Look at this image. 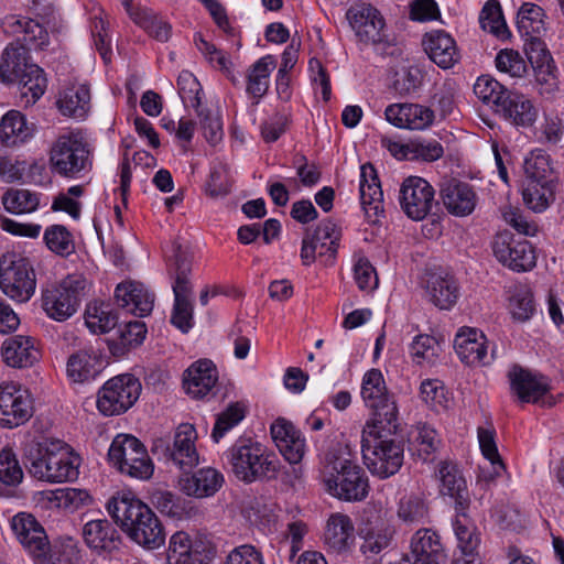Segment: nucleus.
<instances>
[{
    "mask_svg": "<svg viewBox=\"0 0 564 564\" xmlns=\"http://www.w3.org/2000/svg\"><path fill=\"white\" fill-rule=\"evenodd\" d=\"M3 31L17 39L20 44L11 43L0 56V80L18 84L21 102L33 105L46 89V77L42 68L29 63V48H43L48 44V33L37 21L18 14L7 15L2 20Z\"/></svg>",
    "mask_w": 564,
    "mask_h": 564,
    "instance_id": "obj_1",
    "label": "nucleus"
},
{
    "mask_svg": "<svg viewBox=\"0 0 564 564\" xmlns=\"http://www.w3.org/2000/svg\"><path fill=\"white\" fill-rule=\"evenodd\" d=\"M23 462L31 477L59 484L78 478L80 459L59 440L33 438L23 445Z\"/></svg>",
    "mask_w": 564,
    "mask_h": 564,
    "instance_id": "obj_2",
    "label": "nucleus"
},
{
    "mask_svg": "<svg viewBox=\"0 0 564 564\" xmlns=\"http://www.w3.org/2000/svg\"><path fill=\"white\" fill-rule=\"evenodd\" d=\"M106 508L113 521L139 545L155 550L164 544L165 533L161 521L133 494L118 492L109 499Z\"/></svg>",
    "mask_w": 564,
    "mask_h": 564,
    "instance_id": "obj_3",
    "label": "nucleus"
},
{
    "mask_svg": "<svg viewBox=\"0 0 564 564\" xmlns=\"http://www.w3.org/2000/svg\"><path fill=\"white\" fill-rule=\"evenodd\" d=\"M321 476L327 492L340 500L360 501L369 492L368 477L341 446L325 454Z\"/></svg>",
    "mask_w": 564,
    "mask_h": 564,
    "instance_id": "obj_4",
    "label": "nucleus"
},
{
    "mask_svg": "<svg viewBox=\"0 0 564 564\" xmlns=\"http://www.w3.org/2000/svg\"><path fill=\"white\" fill-rule=\"evenodd\" d=\"M224 459L231 474L246 485L274 480L281 469L278 456L251 438H238L224 453Z\"/></svg>",
    "mask_w": 564,
    "mask_h": 564,
    "instance_id": "obj_5",
    "label": "nucleus"
},
{
    "mask_svg": "<svg viewBox=\"0 0 564 564\" xmlns=\"http://www.w3.org/2000/svg\"><path fill=\"white\" fill-rule=\"evenodd\" d=\"M397 430V422L391 429L380 423L366 422L361 433L362 459L369 471L381 479L399 471L403 464V446L400 442L388 438L384 432Z\"/></svg>",
    "mask_w": 564,
    "mask_h": 564,
    "instance_id": "obj_6",
    "label": "nucleus"
},
{
    "mask_svg": "<svg viewBox=\"0 0 564 564\" xmlns=\"http://www.w3.org/2000/svg\"><path fill=\"white\" fill-rule=\"evenodd\" d=\"M89 164L88 144L79 131H66L52 143L50 166L53 173L73 178Z\"/></svg>",
    "mask_w": 564,
    "mask_h": 564,
    "instance_id": "obj_7",
    "label": "nucleus"
},
{
    "mask_svg": "<svg viewBox=\"0 0 564 564\" xmlns=\"http://www.w3.org/2000/svg\"><path fill=\"white\" fill-rule=\"evenodd\" d=\"M86 286L87 280L83 275L70 274L42 291V308L50 318L66 321L77 312Z\"/></svg>",
    "mask_w": 564,
    "mask_h": 564,
    "instance_id": "obj_8",
    "label": "nucleus"
},
{
    "mask_svg": "<svg viewBox=\"0 0 564 564\" xmlns=\"http://www.w3.org/2000/svg\"><path fill=\"white\" fill-rule=\"evenodd\" d=\"M197 432L193 424H180L172 437L153 440L151 451L159 459L172 462L182 470L193 469L199 464L196 447Z\"/></svg>",
    "mask_w": 564,
    "mask_h": 564,
    "instance_id": "obj_9",
    "label": "nucleus"
},
{
    "mask_svg": "<svg viewBox=\"0 0 564 564\" xmlns=\"http://www.w3.org/2000/svg\"><path fill=\"white\" fill-rule=\"evenodd\" d=\"M36 276L30 261L18 253L0 257V290L15 303H26L34 295Z\"/></svg>",
    "mask_w": 564,
    "mask_h": 564,
    "instance_id": "obj_10",
    "label": "nucleus"
},
{
    "mask_svg": "<svg viewBox=\"0 0 564 564\" xmlns=\"http://www.w3.org/2000/svg\"><path fill=\"white\" fill-rule=\"evenodd\" d=\"M108 457L120 473L130 477L145 480L153 474V464L145 446L133 435H117L110 445Z\"/></svg>",
    "mask_w": 564,
    "mask_h": 564,
    "instance_id": "obj_11",
    "label": "nucleus"
},
{
    "mask_svg": "<svg viewBox=\"0 0 564 564\" xmlns=\"http://www.w3.org/2000/svg\"><path fill=\"white\" fill-rule=\"evenodd\" d=\"M361 397L366 405L372 410V417L367 422L380 423L388 429L394 425L398 420V408L379 369H370L365 373Z\"/></svg>",
    "mask_w": 564,
    "mask_h": 564,
    "instance_id": "obj_12",
    "label": "nucleus"
},
{
    "mask_svg": "<svg viewBox=\"0 0 564 564\" xmlns=\"http://www.w3.org/2000/svg\"><path fill=\"white\" fill-rule=\"evenodd\" d=\"M140 391L141 384L134 376L113 377L98 391L97 408L106 416L120 415L134 404Z\"/></svg>",
    "mask_w": 564,
    "mask_h": 564,
    "instance_id": "obj_13",
    "label": "nucleus"
},
{
    "mask_svg": "<svg viewBox=\"0 0 564 564\" xmlns=\"http://www.w3.org/2000/svg\"><path fill=\"white\" fill-rule=\"evenodd\" d=\"M340 236V228L335 223L330 220L319 223L314 232L306 235L302 240L303 264L310 265L319 258L325 265H332L337 254Z\"/></svg>",
    "mask_w": 564,
    "mask_h": 564,
    "instance_id": "obj_14",
    "label": "nucleus"
},
{
    "mask_svg": "<svg viewBox=\"0 0 564 564\" xmlns=\"http://www.w3.org/2000/svg\"><path fill=\"white\" fill-rule=\"evenodd\" d=\"M400 206L404 214L413 220L424 219L436 204L435 191L424 178L410 176L400 187Z\"/></svg>",
    "mask_w": 564,
    "mask_h": 564,
    "instance_id": "obj_15",
    "label": "nucleus"
},
{
    "mask_svg": "<svg viewBox=\"0 0 564 564\" xmlns=\"http://www.w3.org/2000/svg\"><path fill=\"white\" fill-rule=\"evenodd\" d=\"M33 415V401L28 390L15 383L0 384V424L18 427Z\"/></svg>",
    "mask_w": 564,
    "mask_h": 564,
    "instance_id": "obj_16",
    "label": "nucleus"
},
{
    "mask_svg": "<svg viewBox=\"0 0 564 564\" xmlns=\"http://www.w3.org/2000/svg\"><path fill=\"white\" fill-rule=\"evenodd\" d=\"M495 257L503 265L514 271H528L535 265V254L532 246L525 240H517L513 235L503 231L495 237L492 242Z\"/></svg>",
    "mask_w": 564,
    "mask_h": 564,
    "instance_id": "obj_17",
    "label": "nucleus"
},
{
    "mask_svg": "<svg viewBox=\"0 0 564 564\" xmlns=\"http://www.w3.org/2000/svg\"><path fill=\"white\" fill-rule=\"evenodd\" d=\"M11 529L23 549L35 560L45 558L50 543L43 527L30 513L20 512L12 518Z\"/></svg>",
    "mask_w": 564,
    "mask_h": 564,
    "instance_id": "obj_18",
    "label": "nucleus"
},
{
    "mask_svg": "<svg viewBox=\"0 0 564 564\" xmlns=\"http://www.w3.org/2000/svg\"><path fill=\"white\" fill-rule=\"evenodd\" d=\"M347 19L361 42L377 44L384 40V20L371 4H352L347 11Z\"/></svg>",
    "mask_w": 564,
    "mask_h": 564,
    "instance_id": "obj_19",
    "label": "nucleus"
},
{
    "mask_svg": "<svg viewBox=\"0 0 564 564\" xmlns=\"http://www.w3.org/2000/svg\"><path fill=\"white\" fill-rule=\"evenodd\" d=\"M215 557V549L203 542H193L184 531L175 532L169 543V564H209Z\"/></svg>",
    "mask_w": 564,
    "mask_h": 564,
    "instance_id": "obj_20",
    "label": "nucleus"
},
{
    "mask_svg": "<svg viewBox=\"0 0 564 564\" xmlns=\"http://www.w3.org/2000/svg\"><path fill=\"white\" fill-rule=\"evenodd\" d=\"M423 288L429 302L440 310H451L459 299L457 280L444 270L426 272L423 279Z\"/></svg>",
    "mask_w": 564,
    "mask_h": 564,
    "instance_id": "obj_21",
    "label": "nucleus"
},
{
    "mask_svg": "<svg viewBox=\"0 0 564 564\" xmlns=\"http://www.w3.org/2000/svg\"><path fill=\"white\" fill-rule=\"evenodd\" d=\"M224 485L223 473L214 467H203L193 473H184L177 480L180 491L195 499L214 497Z\"/></svg>",
    "mask_w": 564,
    "mask_h": 564,
    "instance_id": "obj_22",
    "label": "nucleus"
},
{
    "mask_svg": "<svg viewBox=\"0 0 564 564\" xmlns=\"http://www.w3.org/2000/svg\"><path fill=\"white\" fill-rule=\"evenodd\" d=\"M386 120L399 129L425 130L435 120V112L427 106L412 102L391 104L384 110Z\"/></svg>",
    "mask_w": 564,
    "mask_h": 564,
    "instance_id": "obj_23",
    "label": "nucleus"
},
{
    "mask_svg": "<svg viewBox=\"0 0 564 564\" xmlns=\"http://www.w3.org/2000/svg\"><path fill=\"white\" fill-rule=\"evenodd\" d=\"M454 348L458 358L469 366H486L495 358V350L488 355L486 336L476 328H460L455 336Z\"/></svg>",
    "mask_w": 564,
    "mask_h": 564,
    "instance_id": "obj_24",
    "label": "nucleus"
},
{
    "mask_svg": "<svg viewBox=\"0 0 564 564\" xmlns=\"http://www.w3.org/2000/svg\"><path fill=\"white\" fill-rule=\"evenodd\" d=\"M271 436L280 453L290 464H299L305 454V440L288 420L278 419L271 425Z\"/></svg>",
    "mask_w": 564,
    "mask_h": 564,
    "instance_id": "obj_25",
    "label": "nucleus"
},
{
    "mask_svg": "<svg viewBox=\"0 0 564 564\" xmlns=\"http://www.w3.org/2000/svg\"><path fill=\"white\" fill-rule=\"evenodd\" d=\"M218 381V371L213 361L200 359L192 364L183 375V388L193 399L207 397Z\"/></svg>",
    "mask_w": 564,
    "mask_h": 564,
    "instance_id": "obj_26",
    "label": "nucleus"
},
{
    "mask_svg": "<svg viewBox=\"0 0 564 564\" xmlns=\"http://www.w3.org/2000/svg\"><path fill=\"white\" fill-rule=\"evenodd\" d=\"M355 525L348 514L335 512L329 516L324 529L323 541L336 554L349 552L355 544Z\"/></svg>",
    "mask_w": 564,
    "mask_h": 564,
    "instance_id": "obj_27",
    "label": "nucleus"
},
{
    "mask_svg": "<svg viewBox=\"0 0 564 564\" xmlns=\"http://www.w3.org/2000/svg\"><path fill=\"white\" fill-rule=\"evenodd\" d=\"M441 197L447 212L457 217L470 215L478 202L474 187L456 180H451L442 185Z\"/></svg>",
    "mask_w": 564,
    "mask_h": 564,
    "instance_id": "obj_28",
    "label": "nucleus"
},
{
    "mask_svg": "<svg viewBox=\"0 0 564 564\" xmlns=\"http://www.w3.org/2000/svg\"><path fill=\"white\" fill-rule=\"evenodd\" d=\"M115 299L120 307L140 317L149 315L154 306V294L142 283L134 281L118 284Z\"/></svg>",
    "mask_w": 564,
    "mask_h": 564,
    "instance_id": "obj_29",
    "label": "nucleus"
},
{
    "mask_svg": "<svg viewBox=\"0 0 564 564\" xmlns=\"http://www.w3.org/2000/svg\"><path fill=\"white\" fill-rule=\"evenodd\" d=\"M436 477L440 481V492L455 501V509L466 511L469 507L467 484L457 465L451 462H441Z\"/></svg>",
    "mask_w": 564,
    "mask_h": 564,
    "instance_id": "obj_30",
    "label": "nucleus"
},
{
    "mask_svg": "<svg viewBox=\"0 0 564 564\" xmlns=\"http://www.w3.org/2000/svg\"><path fill=\"white\" fill-rule=\"evenodd\" d=\"M82 535L86 545L98 554L111 553L121 544L118 530L107 519L88 521L82 529Z\"/></svg>",
    "mask_w": 564,
    "mask_h": 564,
    "instance_id": "obj_31",
    "label": "nucleus"
},
{
    "mask_svg": "<svg viewBox=\"0 0 564 564\" xmlns=\"http://www.w3.org/2000/svg\"><path fill=\"white\" fill-rule=\"evenodd\" d=\"M359 193L366 216L371 221H376L384 212L383 192L377 172L373 165L369 163L360 167Z\"/></svg>",
    "mask_w": 564,
    "mask_h": 564,
    "instance_id": "obj_32",
    "label": "nucleus"
},
{
    "mask_svg": "<svg viewBox=\"0 0 564 564\" xmlns=\"http://www.w3.org/2000/svg\"><path fill=\"white\" fill-rule=\"evenodd\" d=\"M497 115L516 127H531L538 118V109L527 96L508 90L496 111Z\"/></svg>",
    "mask_w": 564,
    "mask_h": 564,
    "instance_id": "obj_33",
    "label": "nucleus"
},
{
    "mask_svg": "<svg viewBox=\"0 0 564 564\" xmlns=\"http://www.w3.org/2000/svg\"><path fill=\"white\" fill-rule=\"evenodd\" d=\"M422 44L431 61L441 68H451L459 61L455 40L443 30L426 33Z\"/></svg>",
    "mask_w": 564,
    "mask_h": 564,
    "instance_id": "obj_34",
    "label": "nucleus"
},
{
    "mask_svg": "<svg viewBox=\"0 0 564 564\" xmlns=\"http://www.w3.org/2000/svg\"><path fill=\"white\" fill-rule=\"evenodd\" d=\"M410 550L417 564H440L446 557L441 536L432 529H419L411 538Z\"/></svg>",
    "mask_w": 564,
    "mask_h": 564,
    "instance_id": "obj_35",
    "label": "nucleus"
},
{
    "mask_svg": "<svg viewBox=\"0 0 564 564\" xmlns=\"http://www.w3.org/2000/svg\"><path fill=\"white\" fill-rule=\"evenodd\" d=\"M35 499L37 505L43 509L70 511L77 510L91 500L86 490L77 488H58L39 491L35 495Z\"/></svg>",
    "mask_w": 564,
    "mask_h": 564,
    "instance_id": "obj_36",
    "label": "nucleus"
},
{
    "mask_svg": "<svg viewBox=\"0 0 564 564\" xmlns=\"http://www.w3.org/2000/svg\"><path fill=\"white\" fill-rule=\"evenodd\" d=\"M4 362L14 368L32 366L40 357L34 338L17 335L7 338L1 346Z\"/></svg>",
    "mask_w": 564,
    "mask_h": 564,
    "instance_id": "obj_37",
    "label": "nucleus"
},
{
    "mask_svg": "<svg viewBox=\"0 0 564 564\" xmlns=\"http://www.w3.org/2000/svg\"><path fill=\"white\" fill-rule=\"evenodd\" d=\"M512 390L523 402H536L549 390L546 378L522 369L513 367L509 372Z\"/></svg>",
    "mask_w": 564,
    "mask_h": 564,
    "instance_id": "obj_38",
    "label": "nucleus"
},
{
    "mask_svg": "<svg viewBox=\"0 0 564 564\" xmlns=\"http://www.w3.org/2000/svg\"><path fill=\"white\" fill-rule=\"evenodd\" d=\"M56 105L64 116L83 119L90 107V91L85 84H73L58 95Z\"/></svg>",
    "mask_w": 564,
    "mask_h": 564,
    "instance_id": "obj_39",
    "label": "nucleus"
},
{
    "mask_svg": "<svg viewBox=\"0 0 564 564\" xmlns=\"http://www.w3.org/2000/svg\"><path fill=\"white\" fill-rule=\"evenodd\" d=\"M151 503L164 516L182 520L197 513V508L192 501L169 491L156 489L151 494Z\"/></svg>",
    "mask_w": 564,
    "mask_h": 564,
    "instance_id": "obj_40",
    "label": "nucleus"
},
{
    "mask_svg": "<svg viewBox=\"0 0 564 564\" xmlns=\"http://www.w3.org/2000/svg\"><path fill=\"white\" fill-rule=\"evenodd\" d=\"M33 131L20 111L10 110L0 121V143L7 147L22 144L33 135Z\"/></svg>",
    "mask_w": 564,
    "mask_h": 564,
    "instance_id": "obj_41",
    "label": "nucleus"
},
{
    "mask_svg": "<svg viewBox=\"0 0 564 564\" xmlns=\"http://www.w3.org/2000/svg\"><path fill=\"white\" fill-rule=\"evenodd\" d=\"M99 356L91 350L83 349L69 356L67 375L74 382L94 379L100 371Z\"/></svg>",
    "mask_w": 564,
    "mask_h": 564,
    "instance_id": "obj_42",
    "label": "nucleus"
},
{
    "mask_svg": "<svg viewBox=\"0 0 564 564\" xmlns=\"http://www.w3.org/2000/svg\"><path fill=\"white\" fill-rule=\"evenodd\" d=\"M275 68V59L272 55H265L258 59L247 75V93L256 99L263 97L269 88V78Z\"/></svg>",
    "mask_w": 564,
    "mask_h": 564,
    "instance_id": "obj_43",
    "label": "nucleus"
},
{
    "mask_svg": "<svg viewBox=\"0 0 564 564\" xmlns=\"http://www.w3.org/2000/svg\"><path fill=\"white\" fill-rule=\"evenodd\" d=\"M525 182H554V167L550 154L535 149L529 153L523 164Z\"/></svg>",
    "mask_w": 564,
    "mask_h": 564,
    "instance_id": "obj_44",
    "label": "nucleus"
},
{
    "mask_svg": "<svg viewBox=\"0 0 564 564\" xmlns=\"http://www.w3.org/2000/svg\"><path fill=\"white\" fill-rule=\"evenodd\" d=\"M545 13L544 10L531 2H524L518 10L517 26L522 35L530 36V39L539 37L542 31L545 30Z\"/></svg>",
    "mask_w": 564,
    "mask_h": 564,
    "instance_id": "obj_45",
    "label": "nucleus"
},
{
    "mask_svg": "<svg viewBox=\"0 0 564 564\" xmlns=\"http://www.w3.org/2000/svg\"><path fill=\"white\" fill-rule=\"evenodd\" d=\"M360 552L368 558L387 550L393 540V532L384 525L370 527L360 533Z\"/></svg>",
    "mask_w": 564,
    "mask_h": 564,
    "instance_id": "obj_46",
    "label": "nucleus"
},
{
    "mask_svg": "<svg viewBox=\"0 0 564 564\" xmlns=\"http://www.w3.org/2000/svg\"><path fill=\"white\" fill-rule=\"evenodd\" d=\"M397 517L405 525L424 524L429 522V507L421 497L408 495L400 499Z\"/></svg>",
    "mask_w": 564,
    "mask_h": 564,
    "instance_id": "obj_47",
    "label": "nucleus"
},
{
    "mask_svg": "<svg viewBox=\"0 0 564 564\" xmlns=\"http://www.w3.org/2000/svg\"><path fill=\"white\" fill-rule=\"evenodd\" d=\"M4 209L11 214H30L40 205V194L26 188H10L2 196Z\"/></svg>",
    "mask_w": 564,
    "mask_h": 564,
    "instance_id": "obj_48",
    "label": "nucleus"
},
{
    "mask_svg": "<svg viewBox=\"0 0 564 564\" xmlns=\"http://www.w3.org/2000/svg\"><path fill=\"white\" fill-rule=\"evenodd\" d=\"M509 311L519 322H527L535 312V303L531 289L525 284H517L509 290Z\"/></svg>",
    "mask_w": 564,
    "mask_h": 564,
    "instance_id": "obj_49",
    "label": "nucleus"
},
{
    "mask_svg": "<svg viewBox=\"0 0 564 564\" xmlns=\"http://www.w3.org/2000/svg\"><path fill=\"white\" fill-rule=\"evenodd\" d=\"M522 196L525 205L535 213L545 210L554 199V182H524Z\"/></svg>",
    "mask_w": 564,
    "mask_h": 564,
    "instance_id": "obj_50",
    "label": "nucleus"
},
{
    "mask_svg": "<svg viewBox=\"0 0 564 564\" xmlns=\"http://www.w3.org/2000/svg\"><path fill=\"white\" fill-rule=\"evenodd\" d=\"M457 516L453 522L458 547L466 555H471L480 544V538L475 524L467 517L466 511L456 510Z\"/></svg>",
    "mask_w": 564,
    "mask_h": 564,
    "instance_id": "obj_51",
    "label": "nucleus"
},
{
    "mask_svg": "<svg viewBox=\"0 0 564 564\" xmlns=\"http://www.w3.org/2000/svg\"><path fill=\"white\" fill-rule=\"evenodd\" d=\"M479 23L484 31L494 34L498 39L506 40L510 35L501 7L496 0L486 2L479 14Z\"/></svg>",
    "mask_w": 564,
    "mask_h": 564,
    "instance_id": "obj_52",
    "label": "nucleus"
},
{
    "mask_svg": "<svg viewBox=\"0 0 564 564\" xmlns=\"http://www.w3.org/2000/svg\"><path fill=\"white\" fill-rule=\"evenodd\" d=\"M44 242L50 251L61 257H68L75 251L72 232L63 225H51L44 230Z\"/></svg>",
    "mask_w": 564,
    "mask_h": 564,
    "instance_id": "obj_53",
    "label": "nucleus"
},
{
    "mask_svg": "<svg viewBox=\"0 0 564 564\" xmlns=\"http://www.w3.org/2000/svg\"><path fill=\"white\" fill-rule=\"evenodd\" d=\"M508 90L498 80L488 75L478 77L474 85V93L478 99L490 106L495 112L501 105Z\"/></svg>",
    "mask_w": 564,
    "mask_h": 564,
    "instance_id": "obj_54",
    "label": "nucleus"
},
{
    "mask_svg": "<svg viewBox=\"0 0 564 564\" xmlns=\"http://www.w3.org/2000/svg\"><path fill=\"white\" fill-rule=\"evenodd\" d=\"M440 352V343L434 337L426 334L415 336L410 346L411 357L417 365H434Z\"/></svg>",
    "mask_w": 564,
    "mask_h": 564,
    "instance_id": "obj_55",
    "label": "nucleus"
},
{
    "mask_svg": "<svg viewBox=\"0 0 564 564\" xmlns=\"http://www.w3.org/2000/svg\"><path fill=\"white\" fill-rule=\"evenodd\" d=\"M477 433L481 454L491 464V477L500 476L505 471V464L501 459V456L496 445L495 430L487 427H478Z\"/></svg>",
    "mask_w": 564,
    "mask_h": 564,
    "instance_id": "obj_56",
    "label": "nucleus"
},
{
    "mask_svg": "<svg viewBox=\"0 0 564 564\" xmlns=\"http://www.w3.org/2000/svg\"><path fill=\"white\" fill-rule=\"evenodd\" d=\"M245 406L239 403L229 404L226 410L218 414L216 423L212 432V438L218 443L227 432L238 425L245 417Z\"/></svg>",
    "mask_w": 564,
    "mask_h": 564,
    "instance_id": "obj_57",
    "label": "nucleus"
},
{
    "mask_svg": "<svg viewBox=\"0 0 564 564\" xmlns=\"http://www.w3.org/2000/svg\"><path fill=\"white\" fill-rule=\"evenodd\" d=\"M178 95L185 107L195 110L202 107L203 88L197 78L188 70L180 73L177 78Z\"/></svg>",
    "mask_w": 564,
    "mask_h": 564,
    "instance_id": "obj_58",
    "label": "nucleus"
},
{
    "mask_svg": "<svg viewBox=\"0 0 564 564\" xmlns=\"http://www.w3.org/2000/svg\"><path fill=\"white\" fill-rule=\"evenodd\" d=\"M499 72L508 74L510 77L521 78L527 73V63L519 52L505 48L501 50L495 59Z\"/></svg>",
    "mask_w": 564,
    "mask_h": 564,
    "instance_id": "obj_59",
    "label": "nucleus"
},
{
    "mask_svg": "<svg viewBox=\"0 0 564 564\" xmlns=\"http://www.w3.org/2000/svg\"><path fill=\"white\" fill-rule=\"evenodd\" d=\"M416 431L417 433L414 438L416 453L423 460H430L441 445L438 434L427 424L419 425Z\"/></svg>",
    "mask_w": 564,
    "mask_h": 564,
    "instance_id": "obj_60",
    "label": "nucleus"
},
{
    "mask_svg": "<svg viewBox=\"0 0 564 564\" xmlns=\"http://www.w3.org/2000/svg\"><path fill=\"white\" fill-rule=\"evenodd\" d=\"M23 479V470L10 448L0 452V481L7 486L19 485Z\"/></svg>",
    "mask_w": 564,
    "mask_h": 564,
    "instance_id": "obj_61",
    "label": "nucleus"
},
{
    "mask_svg": "<svg viewBox=\"0 0 564 564\" xmlns=\"http://www.w3.org/2000/svg\"><path fill=\"white\" fill-rule=\"evenodd\" d=\"M135 24L144 29L154 39L165 42L171 34V25L152 14L148 10L138 11V15L133 17Z\"/></svg>",
    "mask_w": 564,
    "mask_h": 564,
    "instance_id": "obj_62",
    "label": "nucleus"
},
{
    "mask_svg": "<svg viewBox=\"0 0 564 564\" xmlns=\"http://www.w3.org/2000/svg\"><path fill=\"white\" fill-rule=\"evenodd\" d=\"M411 153L410 160H422L433 162L443 156L444 149L436 140L414 139L410 141L406 148Z\"/></svg>",
    "mask_w": 564,
    "mask_h": 564,
    "instance_id": "obj_63",
    "label": "nucleus"
},
{
    "mask_svg": "<svg viewBox=\"0 0 564 564\" xmlns=\"http://www.w3.org/2000/svg\"><path fill=\"white\" fill-rule=\"evenodd\" d=\"M117 315L108 307H88L86 312V325L94 333H107L117 325Z\"/></svg>",
    "mask_w": 564,
    "mask_h": 564,
    "instance_id": "obj_64",
    "label": "nucleus"
}]
</instances>
